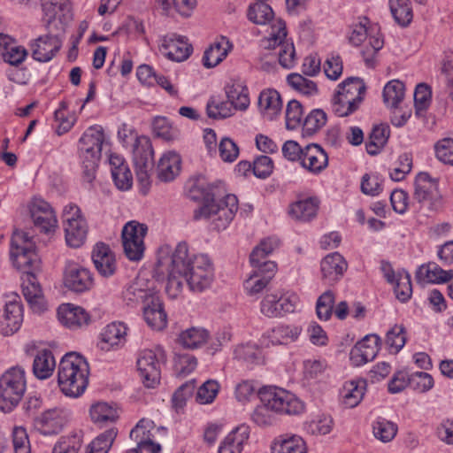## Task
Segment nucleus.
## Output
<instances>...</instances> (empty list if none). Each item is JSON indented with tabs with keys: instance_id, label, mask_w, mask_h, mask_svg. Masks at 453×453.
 <instances>
[{
	"instance_id": "45",
	"label": "nucleus",
	"mask_w": 453,
	"mask_h": 453,
	"mask_svg": "<svg viewBox=\"0 0 453 453\" xmlns=\"http://www.w3.org/2000/svg\"><path fill=\"white\" fill-rule=\"evenodd\" d=\"M326 120L327 117L323 110L311 111L302 123V135L303 137L312 136L326 125Z\"/></svg>"
},
{
	"instance_id": "19",
	"label": "nucleus",
	"mask_w": 453,
	"mask_h": 453,
	"mask_svg": "<svg viewBox=\"0 0 453 453\" xmlns=\"http://www.w3.org/2000/svg\"><path fill=\"white\" fill-rule=\"evenodd\" d=\"M2 317L1 328L4 334H13L19 329L23 321V308L19 296L13 295L5 302Z\"/></svg>"
},
{
	"instance_id": "54",
	"label": "nucleus",
	"mask_w": 453,
	"mask_h": 453,
	"mask_svg": "<svg viewBox=\"0 0 453 453\" xmlns=\"http://www.w3.org/2000/svg\"><path fill=\"white\" fill-rule=\"evenodd\" d=\"M393 285L395 296L399 301L405 303L411 297L412 286L411 281V275L408 272H397L396 280Z\"/></svg>"
},
{
	"instance_id": "40",
	"label": "nucleus",
	"mask_w": 453,
	"mask_h": 453,
	"mask_svg": "<svg viewBox=\"0 0 453 453\" xmlns=\"http://www.w3.org/2000/svg\"><path fill=\"white\" fill-rule=\"evenodd\" d=\"M272 453H306L304 441L297 435H280L271 446Z\"/></svg>"
},
{
	"instance_id": "6",
	"label": "nucleus",
	"mask_w": 453,
	"mask_h": 453,
	"mask_svg": "<svg viewBox=\"0 0 453 453\" xmlns=\"http://www.w3.org/2000/svg\"><path fill=\"white\" fill-rule=\"evenodd\" d=\"M365 85L358 77H349L341 82L332 98V111L338 117L355 112L364 99Z\"/></svg>"
},
{
	"instance_id": "35",
	"label": "nucleus",
	"mask_w": 453,
	"mask_h": 453,
	"mask_svg": "<svg viewBox=\"0 0 453 453\" xmlns=\"http://www.w3.org/2000/svg\"><path fill=\"white\" fill-rule=\"evenodd\" d=\"M131 147L134 165L146 167V165L154 163V150L151 141L148 136L140 135V137H135V141Z\"/></svg>"
},
{
	"instance_id": "2",
	"label": "nucleus",
	"mask_w": 453,
	"mask_h": 453,
	"mask_svg": "<svg viewBox=\"0 0 453 453\" xmlns=\"http://www.w3.org/2000/svg\"><path fill=\"white\" fill-rule=\"evenodd\" d=\"M10 257L13 265L25 275L22 278V292L30 307L36 312L45 310L42 288L35 273L28 269L39 268L40 259L35 252L33 238L23 231H15L11 240Z\"/></svg>"
},
{
	"instance_id": "34",
	"label": "nucleus",
	"mask_w": 453,
	"mask_h": 453,
	"mask_svg": "<svg viewBox=\"0 0 453 453\" xmlns=\"http://www.w3.org/2000/svg\"><path fill=\"white\" fill-rule=\"evenodd\" d=\"M319 206L317 198L306 197L290 204L288 213L294 219L306 222L316 217Z\"/></svg>"
},
{
	"instance_id": "57",
	"label": "nucleus",
	"mask_w": 453,
	"mask_h": 453,
	"mask_svg": "<svg viewBox=\"0 0 453 453\" xmlns=\"http://www.w3.org/2000/svg\"><path fill=\"white\" fill-rule=\"evenodd\" d=\"M389 8L394 19L399 26L405 27L410 25L413 18L410 0L389 4Z\"/></svg>"
},
{
	"instance_id": "43",
	"label": "nucleus",
	"mask_w": 453,
	"mask_h": 453,
	"mask_svg": "<svg viewBox=\"0 0 453 453\" xmlns=\"http://www.w3.org/2000/svg\"><path fill=\"white\" fill-rule=\"evenodd\" d=\"M209 332L203 327H190L179 335V342L186 349H197L209 339Z\"/></svg>"
},
{
	"instance_id": "17",
	"label": "nucleus",
	"mask_w": 453,
	"mask_h": 453,
	"mask_svg": "<svg viewBox=\"0 0 453 453\" xmlns=\"http://www.w3.org/2000/svg\"><path fill=\"white\" fill-rule=\"evenodd\" d=\"M160 50L169 59L181 62L189 58L193 51V47L188 43L186 37L176 34H169L162 38Z\"/></svg>"
},
{
	"instance_id": "30",
	"label": "nucleus",
	"mask_w": 453,
	"mask_h": 453,
	"mask_svg": "<svg viewBox=\"0 0 453 453\" xmlns=\"http://www.w3.org/2000/svg\"><path fill=\"white\" fill-rule=\"evenodd\" d=\"M415 277L419 283L442 284L453 279V269L443 270L435 263H428L418 268Z\"/></svg>"
},
{
	"instance_id": "22",
	"label": "nucleus",
	"mask_w": 453,
	"mask_h": 453,
	"mask_svg": "<svg viewBox=\"0 0 453 453\" xmlns=\"http://www.w3.org/2000/svg\"><path fill=\"white\" fill-rule=\"evenodd\" d=\"M65 422L64 411L58 408L49 409L40 416L35 417V427L43 435H53L60 433Z\"/></svg>"
},
{
	"instance_id": "7",
	"label": "nucleus",
	"mask_w": 453,
	"mask_h": 453,
	"mask_svg": "<svg viewBox=\"0 0 453 453\" xmlns=\"http://www.w3.org/2000/svg\"><path fill=\"white\" fill-rule=\"evenodd\" d=\"M26 386L25 370L21 366L8 369L0 377V409L9 412L15 408L25 393Z\"/></svg>"
},
{
	"instance_id": "59",
	"label": "nucleus",
	"mask_w": 453,
	"mask_h": 453,
	"mask_svg": "<svg viewBox=\"0 0 453 453\" xmlns=\"http://www.w3.org/2000/svg\"><path fill=\"white\" fill-rule=\"evenodd\" d=\"M287 81L291 88L303 95L311 96L318 91L317 84L314 81L297 73L288 74Z\"/></svg>"
},
{
	"instance_id": "5",
	"label": "nucleus",
	"mask_w": 453,
	"mask_h": 453,
	"mask_svg": "<svg viewBox=\"0 0 453 453\" xmlns=\"http://www.w3.org/2000/svg\"><path fill=\"white\" fill-rule=\"evenodd\" d=\"M104 142L103 128L99 126L88 128L79 141L80 157L82 165L84 181L92 183L101 157L102 146Z\"/></svg>"
},
{
	"instance_id": "36",
	"label": "nucleus",
	"mask_w": 453,
	"mask_h": 453,
	"mask_svg": "<svg viewBox=\"0 0 453 453\" xmlns=\"http://www.w3.org/2000/svg\"><path fill=\"white\" fill-rule=\"evenodd\" d=\"M180 157L173 152L165 153L157 165V177L160 180L168 182L173 180L180 170Z\"/></svg>"
},
{
	"instance_id": "26",
	"label": "nucleus",
	"mask_w": 453,
	"mask_h": 453,
	"mask_svg": "<svg viewBox=\"0 0 453 453\" xmlns=\"http://www.w3.org/2000/svg\"><path fill=\"white\" fill-rule=\"evenodd\" d=\"M301 165L311 173H320L328 165V156L317 143H310L303 148Z\"/></svg>"
},
{
	"instance_id": "33",
	"label": "nucleus",
	"mask_w": 453,
	"mask_h": 453,
	"mask_svg": "<svg viewBox=\"0 0 453 453\" xmlns=\"http://www.w3.org/2000/svg\"><path fill=\"white\" fill-rule=\"evenodd\" d=\"M231 49L229 40L225 36L219 37L204 51L203 65L207 68L215 67L226 58Z\"/></svg>"
},
{
	"instance_id": "12",
	"label": "nucleus",
	"mask_w": 453,
	"mask_h": 453,
	"mask_svg": "<svg viewBox=\"0 0 453 453\" xmlns=\"http://www.w3.org/2000/svg\"><path fill=\"white\" fill-rule=\"evenodd\" d=\"M287 31L285 23L279 19L272 26V31L266 40V48H279L278 58L280 65L287 69L294 67L296 63V50L294 44L285 41Z\"/></svg>"
},
{
	"instance_id": "10",
	"label": "nucleus",
	"mask_w": 453,
	"mask_h": 453,
	"mask_svg": "<svg viewBox=\"0 0 453 453\" xmlns=\"http://www.w3.org/2000/svg\"><path fill=\"white\" fill-rule=\"evenodd\" d=\"M165 360L162 348L144 349L140 352L136 365L142 381L146 388H154L160 382L161 363Z\"/></svg>"
},
{
	"instance_id": "13",
	"label": "nucleus",
	"mask_w": 453,
	"mask_h": 453,
	"mask_svg": "<svg viewBox=\"0 0 453 453\" xmlns=\"http://www.w3.org/2000/svg\"><path fill=\"white\" fill-rule=\"evenodd\" d=\"M299 297L295 293H286L280 296L276 294L266 295L260 303V311L267 318H280L292 313L297 308Z\"/></svg>"
},
{
	"instance_id": "29",
	"label": "nucleus",
	"mask_w": 453,
	"mask_h": 453,
	"mask_svg": "<svg viewBox=\"0 0 453 453\" xmlns=\"http://www.w3.org/2000/svg\"><path fill=\"white\" fill-rule=\"evenodd\" d=\"M143 318L147 325L153 330H163L167 325V315L164 310L163 303L157 295L142 308Z\"/></svg>"
},
{
	"instance_id": "28",
	"label": "nucleus",
	"mask_w": 453,
	"mask_h": 453,
	"mask_svg": "<svg viewBox=\"0 0 453 453\" xmlns=\"http://www.w3.org/2000/svg\"><path fill=\"white\" fill-rule=\"evenodd\" d=\"M92 260L97 272L104 277L111 276L116 271V260L110 247L96 243L92 251Z\"/></svg>"
},
{
	"instance_id": "61",
	"label": "nucleus",
	"mask_w": 453,
	"mask_h": 453,
	"mask_svg": "<svg viewBox=\"0 0 453 453\" xmlns=\"http://www.w3.org/2000/svg\"><path fill=\"white\" fill-rule=\"evenodd\" d=\"M153 130L155 134L166 141L178 138L180 132L176 127H172L165 117L157 116L153 119Z\"/></svg>"
},
{
	"instance_id": "15",
	"label": "nucleus",
	"mask_w": 453,
	"mask_h": 453,
	"mask_svg": "<svg viewBox=\"0 0 453 453\" xmlns=\"http://www.w3.org/2000/svg\"><path fill=\"white\" fill-rule=\"evenodd\" d=\"M253 270L250 277L244 281V289L249 296L259 294L266 288L277 270L273 261H265L264 265H251Z\"/></svg>"
},
{
	"instance_id": "37",
	"label": "nucleus",
	"mask_w": 453,
	"mask_h": 453,
	"mask_svg": "<svg viewBox=\"0 0 453 453\" xmlns=\"http://www.w3.org/2000/svg\"><path fill=\"white\" fill-rule=\"evenodd\" d=\"M0 54L5 62L19 65L27 57V50L23 46L12 42L9 36L0 34Z\"/></svg>"
},
{
	"instance_id": "16",
	"label": "nucleus",
	"mask_w": 453,
	"mask_h": 453,
	"mask_svg": "<svg viewBox=\"0 0 453 453\" xmlns=\"http://www.w3.org/2000/svg\"><path fill=\"white\" fill-rule=\"evenodd\" d=\"M151 427L152 422L144 418L137 423L130 432V438L137 442V446L127 453H160L161 446L154 441Z\"/></svg>"
},
{
	"instance_id": "11",
	"label": "nucleus",
	"mask_w": 453,
	"mask_h": 453,
	"mask_svg": "<svg viewBox=\"0 0 453 453\" xmlns=\"http://www.w3.org/2000/svg\"><path fill=\"white\" fill-rule=\"evenodd\" d=\"M148 227L135 220L127 222L122 229V243L127 257L132 261H139L142 258L145 245L144 237Z\"/></svg>"
},
{
	"instance_id": "44",
	"label": "nucleus",
	"mask_w": 453,
	"mask_h": 453,
	"mask_svg": "<svg viewBox=\"0 0 453 453\" xmlns=\"http://www.w3.org/2000/svg\"><path fill=\"white\" fill-rule=\"evenodd\" d=\"M366 388L365 380H350L343 388V403L349 408L356 407L363 399Z\"/></svg>"
},
{
	"instance_id": "38",
	"label": "nucleus",
	"mask_w": 453,
	"mask_h": 453,
	"mask_svg": "<svg viewBox=\"0 0 453 453\" xmlns=\"http://www.w3.org/2000/svg\"><path fill=\"white\" fill-rule=\"evenodd\" d=\"M250 435L249 427L240 426L227 434L219 449V453H242L243 444Z\"/></svg>"
},
{
	"instance_id": "52",
	"label": "nucleus",
	"mask_w": 453,
	"mask_h": 453,
	"mask_svg": "<svg viewBox=\"0 0 453 453\" xmlns=\"http://www.w3.org/2000/svg\"><path fill=\"white\" fill-rule=\"evenodd\" d=\"M413 198L418 203L427 200L431 195L432 188L436 187V182L427 173H420L415 180Z\"/></svg>"
},
{
	"instance_id": "46",
	"label": "nucleus",
	"mask_w": 453,
	"mask_h": 453,
	"mask_svg": "<svg viewBox=\"0 0 453 453\" xmlns=\"http://www.w3.org/2000/svg\"><path fill=\"white\" fill-rule=\"evenodd\" d=\"M404 84L397 80L388 81L383 89L382 96L384 104L396 110L404 98Z\"/></svg>"
},
{
	"instance_id": "55",
	"label": "nucleus",
	"mask_w": 453,
	"mask_h": 453,
	"mask_svg": "<svg viewBox=\"0 0 453 453\" xmlns=\"http://www.w3.org/2000/svg\"><path fill=\"white\" fill-rule=\"evenodd\" d=\"M117 436V431L111 428L93 440L88 446L86 453H108Z\"/></svg>"
},
{
	"instance_id": "47",
	"label": "nucleus",
	"mask_w": 453,
	"mask_h": 453,
	"mask_svg": "<svg viewBox=\"0 0 453 453\" xmlns=\"http://www.w3.org/2000/svg\"><path fill=\"white\" fill-rule=\"evenodd\" d=\"M389 134L390 130L388 125L375 126L365 144L367 153L372 156L377 155L387 143Z\"/></svg>"
},
{
	"instance_id": "32",
	"label": "nucleus",
	"mask_w": 453,
	"mask_h": 453,
	"mask_svg": "<svg viewBox=\"0 0 453 453\" xmlns=\"http://www.w3.org/2000/svg\"><path fill=\"white\" fill-rule=\"evenodd\" d=\"M258 108L265 119H275L282 110V100L278 91L274 89L262 91L258 96Z\"/></svg>"
},
{
	"instance_id": "53",
	"label": "nucleus",
	"mask_w": 453,
	"mask_h": 453,
	"mask_svg": "<svg viewBox=\"0 0 453 453\" xmlns=\"http://www.w3.org/2000/svg\"><path fill=\"white\" fill-rule=\"evenodd\" d=\"M247 16L251 22L265 25L273 19V11L267 4L258 2L250 5Z\"/></svg>"
},
{
	"instance_id": "41",
	"label": "nucleus",
	"mask_w": 453,
	"mask_h": 453,
	"mask_svg": "<svg viewBox=\"0 0 453 453\" xmlns=\"http://www.w3.org/2000/svg\"><path fill=\"white\" fill-rule=\"evenodd\" d=\"M55 367L56 361L50 350L38 351L33 362V372L37 379H48L51 376Z\"/></svg>"
},
{
	"instance_id": "8",
	"label": "nucleus",
	"mask_w": 453,
	"mask_h": 453,
	"mask_svg": "<svg viewBox=\"0 0 453 453\" xmlns=\"http://www.w3.org/2000/svg\"><path fill=\"white\" fill-rule=\"evenodd\" d=\"M260 402L277 414L297 415L304 410L303 403L288 391L266 386L257 390Z\"/></svg>"
},
{
	"instance_id": "20",
	"label": "nucleus",
	"mask_w": 453,
	"mask_h": 453,
	"mask_svg": "<svg viewBox=\"0 0 453 453\" xmlns=\"http://www.w3.org/2000/svg\"><path fill=\"white\" fill-rule=\"evenodd\" d=\"M380 344V338L377 334L365 336L350 350V360L356 366L362 365L373 360L377 356Z\"/></svg>"
},
{
	"instance_id": "31",
	"label": "nucleus",
	"mask_w": 453,
	"mask_h": 453,
	"mask_svg": "<svg viewBox=\"0 0 453 453\" xmlns=\"http://www.w3.org/2000/svg\"><path fill=\"white\" fill-rule=\"evenodd\" d=\"M127 328L122 323H111L107 325L100 334L98 343L100 349L109 351L122 346L126 342Z\"/></svg>"
},
{
	"instance_id": "48",
	"label": "nucleus",
	"mask_w": 453,
	"mask_h": 453,
	"mask_svg": "<svg viewBox=\"0 0 453 453\" xmlns=\"http://www.w3.org/2000/svg\"><path fill=\"white\" fill-rule=\"evenodd\" d=\"M280 246V241L276 237H267L263 239L260 243L254 248L250 261L251 265H264L266 257L272 254Z\"/></svg>"
},
{
	"instance_id": "62",
	"label": "nucleus",
	"mask_w": 453,
	"mask_h": 453,
	"mask_svg": "<svg viewBox=\"0 0 453 453\" xmlns=\"http://www.w3.org/2000/svg\"><path fill=\"white\" fill-rule=\"evenodd\" d=\"M303 106L297 100H290L286 108V127L293 130L302 126Z\"/></svg>"
},
{
	"instance_id": "49",
	"label": "nucleus",
	"mask_w": 453,
	"mask_h": 453,
	"mask_svg": "<svg viewBox=\"0 0 453 453\" xmlns=\"http://www.w3.org/2000/svg\"><path fill=\"white\" fill-rule=\"evenodd\" d=\"M235 109L228 101L211 96L206 104L207 116L213 119H221L232 116Z\"/></svg>"
},
{
	"instance_id": "51",
	"label": "nucleus",
	"mask_w": 453,
	"mask_h": 453,
	"mask_svg": "<svg viewBox=\"0 0 453 453\" xmlns=\"http://www.w3.org/2000/svg\"><path fill=\"white\" fill-rule=\"evenodd\" d=\"M397 425L384 418H377L372 424L374 436L382 442L391 441L396 435Z\"/></svg>"
},
{
	"instance_id": "4",
	"label": "nucleus",
	"mask_w": 453,
	"mask_h": 453,
	"mask_svg": "<svg viewBox=\"0 0 453 453\" xmlns=\"http://www.w3.org/2000/svg\"><path fill=\"white\" fill-rule=\"evenodd\" d=\"M88 374V364L84 357L75 352L66 353L58 365V386L66 396L78 397L87 388Z\"/></svg>"
},
{
	"instance_id": "58",
	"label": "nucleus",
	"mask_w": 453,
	"mask_h": 453,
	"mask_svg": "<svg viewBox=\"0 0 453 453\" xmlns=\"http://www.w3.org/2000/svg\"><path fill=\"white\" fill-rule=\"evenodd\" d=\"M235 357L247 365H259L263 363L262 351L253 344L240 345L234 350Z\"/></svg>"
},
{
	"instance_id": "60",
	"label": "nucleus",
	"mask_w": 453,
	"mask_h": 453,
	"mask_svg": "<svg viewBox=\"0 0 453 453\" xmlns=\"http://www.w3.org/2000/svg\"><path fill=\"white\" fill-rule=\"evenodd\" d=\"M82 444L81 433L63 436L55 444L52 453H77Z\"/></svg>"
},
{
	"instance_id": "63",
	"label": "nucleus",
	"mask_w": 453,
	"mask_h": 453,
	"mask_svg": "<svg viewBox=\"0 0 453 453\" xmlns=\"http://www.w3.org/2000/svg\"><path fill=\"white\" fill-rule=\"evenodd\" d=\"M277 413L261 403L251 414L252 421L258 426H273L277 422Z\"/></svg>"
},
{
	"instance_id": "18",
	"label": "nucleus",
	"mask_w": 453,
	"mask_h": 453,
	"mask_svg": "<svg viewBox=\"0 0 453 453\" xmlns=\"http://www.w3.org/2000/svg\"><path fill=\"white\" fill-rule=\"evenodd\" d=\"M62 42L58 35H45L30 42L32 58L38 62L50 61L58 52Z\"/></svg>"
},
{
	"instance_id": "25",
	"label": "nucleus",
	"mask_w": 453,
	"mask_h": 453,
	"mask_svg": "<svg viewBox=\"0 0 453 453\" xmlns=\"http://www.w3.org/2000/svg\"><path fill=\"white\" fill-rule=\"evenodd\" d=\"M65 286L74 292H84L93 285L91 273L76 264H68L64 277Z\"/></svg>"
},
{
	"instance_id": "64",
	"label": "nucleus",
	"mask_w": 453,
	"mask_h": 453,
	"mask_svg": "<svg viewBox=\"0 0 453 453\" xmlns=\"http://www.w3.org/2000/svg\"><path fill=\"white\" fill-rule=\"evenodd\" d=\"M436 158L443 163L453 166V138H443L434 145Z\"/></svg>"
},
{
	"instance_id": "39",
	"label": "nucleus",
	"mask_w": 453,
	"mask_h": 453,
	"mask_svg": "<svg viewBox=\"0 0 453 453\" xmlns=\"http://www.w3.org/2000/svg\"><path fill=\"white\" fill-rule=\"evenodd\" d=\"M226 95L235 110L245 111L250 105L248 88L241 81H233L226 88Z\"/></svg>"
},
{
	"instance_id": "23",
	"label": "nucleus",
	"mask_w": 453,
	"mask_h": 453,
	"mask_svg": "<svg viewBox=\"0 0 453 453\" xmlns=\"http://www.w3.org/2000/svg\"><path fill=\"white\" fill-rule=\"evenodd\" d=\"M35 226L46 234L53 232L58 226L56 215L50 205L43 200L35 201L30 207Z\"/></svg>"
},
{
	"instance_id": "27",
	"label": "nucleus",
	"mask_w": 453,
	"mask_h": 453,
	"mask_svg": "<svg viewBox=\"0 0 453 453\" xmlns=\"http://www.w3.org/2000/svg\"><path fill=\"white\" fill-rule=\"evenodd\" d=\"M157 293L153 290L149 283L144 280L138 278L133 281L123 292V297L127 305L134 306L139 303H142L143 306L149 303L152 296H156Z\"/></svg>"
},
{
	"instance_id": "56",
	"label": "nucleus",
	"mask_w": 453,
	"mask_h": 453,
	"mask_svg": "<svg viewBox=\"0 0 453 453\" xmlns=\"http://www.w3.org/2000/svg\"><path fill=\"white\" fill-rule=\"evenodd\" d=\"M42 8L48 25L58 16H65L70 11L68 0H42Z\"/></svg>"
},
{
	"instance_id": "3",
	"label": "nucleus",
	"mask_w": 453,
	"mask_h": 453,
	"mask_svg": "<svg viewBox=\"0 0 453 453\" xmlns=\"http://www.w3.org/2000/svg\"><path fill=\"white\" fill-rule=\"evenodd\" d=\"M209 192L204 196L203 205L195 211L194 218L212 219L215 228L225 229L234 219L238 210V199L233 194L222 196L221 182L209 185Z\"/></svg>"
},
{
	"instance_id": "1",
	"label": "nucleus",
	"mask_w": 453,
	"mask_h": 453,
	"mask_svg": "<svg viewBox=\"0 0 453 453\" xmlns=\"http://www.w3.org/2000/svg\"><path fill=\"white\" fill-rule=\"evenodd\" d=\"M156 274L166 276L165 291L171 298H176L186 281L193 292H203L214 280V267L207 255H190L188 243L179 242L170 257H160Z\"/></svg>"
},
{
	"instance_id": "9",
	"label": "nucleus",
	"mask_w": 453,
	"mask_h": 453,
	"mask_svg": "<svg viewBox=\"0 0 453 453\" xmlns=\"http://www.w3.org/2000/svg\"><path fill=\"white\" fill-rule=\"evenodd\" d=\"M369 19L360 18L357 23L350 27L349 42L354 46H360L365 42L361 50L364 61L368 67L375 65V58L379 50L383 47L384 42L379 35H372L368 30Z\"/></svg>"
},
{
	"instance_id": "50",
	"label": "nucleus",
	"mask_w": 453,
	"mask_h": 453,
	"mask_svg": "<svg viewBox=\"0 0 453 453\" xmlns=\"http://www.w3.org/2000/svg\"><path fill=\"white\" fill-rule=\"evenodd\" d=\"M90 417L94 423L105 424L114 422L118 418V412L115 407L107 403H97L90 408Z\"/></svg>"
},
{
	"instance_id": "14",
	"label": "nucleus",
	"mask_w": 453,
	"mask_h": 453,
	"mask_svg": "<svg viewBox=\"0 0 453 453\" xmlns=\"http://www.w3.org/2000/svg\"><path fill=\"white\" fill-rule=\"evenodd\" d=\"M303 328L293 324H279L265 331L260 339L264 347L288 345L299 338Z\"/></svg>"
},
{
	"instance_id": "24",
	"label": "nucleus",
	"mask_w": 453,
	"mask_h": 453,
	"mask_svg": "<svg viewBox=\"0 0 453 453\" xmlns=\"http://www.w3.org/2000/svg\"><path fill=\"white\" fill-rule=\"evenodd\" d=\"M348 268V263L338 252L326 256L320 263L322 280L326 284L333 285L342 278Z\"/></svg>"
},
{
	"instance_id": "21",
	"label": "nucleus",
	"mask_w": 453,
	"mask_h": 453,
	"mask_svg": "<svg viewBox=\"0 0 453 453\" xmlns=\"http://www.w3.org/2000/svg\"><path fill=\"white\" fill-rule=\"evenodd\" d=\"M58 319L60 323L71 330H77L90 323V315L81 306L63 303L58 309Z\"/></svg>"
},
{
	"instance_id": "42",
	"label": "nucleus",
	"mask_w": 453,
	"mask_h": 453,
	"mask_svg": "<svg viewBox=\"0 0 453 453\" xmlns=\"http://www.w3.org/2000/svg\"><path fill=\"white\" fill-rule=\"evenodd\" d=\"M65 241L72 248L81 247L88 234V224L86 219H78V222L65 223Z\"/></svg>"
}]
</instances>
